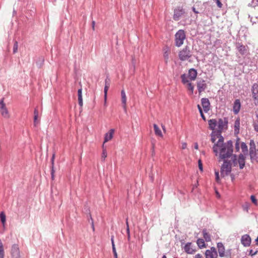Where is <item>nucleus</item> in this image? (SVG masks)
I'll use <instances>...</instances> for the list:
<instances>
[{
  "label": "nucleus",
  "mask_w": 258,
  "mask_h": 258,
  "mask_svg": "<svg viewBox=\"0 0 258 258\" xmlns=\"http://www.w3.org/2000/svg\"><path fill=\"white\" fill-rule=\"evenodd\" d=\"M213 1L216 2L218 8H221L222 7L223 5H222V3L221 2L220 0H213Z\"/></svg>",
  "instance_id": "ea45409f"
},
{
  "label": "nucleus",
  "mask_w": 258,
  "mask_h": 258,
  "mask_svg": "<svg viewBox=\"0 0 258 258\" xmlns=\"http://www.w3.org/2000/svg\"><path fill=\"white\" fill-rule=\"evenodd\" d=\"M250 199L251 200V202L255 205H257V200L255 199L254 196L253 195H251L250 196Z\"/></svg>",
  "instance_id": "58836bf2"
},
{
  "label": "nucleus",
  "mask_w": 258,
  "mask_h": 258,
  "mask_svg": "<svg viewBox=\"0 0 258 258\" xmlns=\"http://www.w3.org/2000/svg\"><path fill=\"white\" fill-rule=\"evenodd\" d=\"M184 10L181 7H178L174 10V14L173 16V19L174 20L177 21L184 14Z\"/></svg>",
  "instance_id": "0eeeda50"
},
{
  "label": "nucleus",
  "mask_w": 258,
  "mask_h": 258,
  "mask_svg": "<svg viewBox=\"0 0 258 258\" xmlns=\"http://www.w3.org/2000/svg\"><path fill=\"white\" fill-rule=\"evenodd\" d=\"M239 127H240V119L239 118L237 119L234 122V131L236 133H238L239 132Z\"/></svg>",
  "instance_id": "c85d7f7f"
},
{
  "label": "nucleus",
  "mask_w": 258,
  "mask_h": 258,
  "mask_svg": "<svg viewBox=\"0 0 258 258\" xmlns=\"http://www.w3.org/2000/svg\"><path fill=\"white\" fill-rule=\"evenodd\" d=\"M85 210H86V212H89V216L90 220H91L92 228L93 231H94L95 230V227H94V222H93V219L92 218L91 215V214L90 213V210L87 208H85Z\"/></svg>",
  "instance_id": "473e14b6"
},
{
  "label": "nucleus",
  "mask_w": 258,
  "mask_h": 258,
  "mask_svg": "<svg viewBox=\"0 0 258 258\" xmlns=\"http://www.w3.org/2000/svg\"><path fill=\"white\" fill-rule=\"evenodd\" d=\"M249 145H250V147H255L254 142L253 140H250Z\"/></svg>",
  "instance_id": "603ef678"
},
{
  "label": "nucleus",
  "mask_w": 258,
  "mask_h": 258,
  "mask_svg": "<svg viewBox=\"0 0 258 258\" xmlns=\"http://www.w3.org/2000/svg\"><path fill=\"white\" fill-rule=\"evenodd\" d=\"M194 258H203L202 257V256L201 254L200 253H198L195 256V257Z\"/></svg>",
  "instance_id": "6e6d98bb"
},
{
  "label": "nucleus",
  "mask_w": 258,
  "mask_h": 258,
  "mask_svg": "<svg viewBox=\"0 0 258 258\" xmlns=\"http://www.w3.org/2000/svg\"><path fill=\"white\" fill-rule=\"evenodd\" d=\"M239 139H237L236 142L235 143V149L237 151L239 150Z\"/></svg>",
  "instance_id": "c03bdc74"
},
{
  "label": "nucleus",
  "mask_w": 258,
  "mask_h": 258,
  "mask_svg": "<svg viewBox=\"0 0 258 258\" xmlns=\"http://www.w3.org/2000/svg\"><path fill=\"white\" fill-rule=\"evenodd\" d=\"M197 76V70L195 69H190L188 71V74L187 77L189 78L191 81L195 80Z\"/></svg>",
  "instance_id": "a211bd4d"
},
{
  "label": "nucleus",
  "mask_w": 258,
  "mask_h": 258,
  "mask_svg": "<svg viewBox=\"0 0 258 258\" xmlns=\"http://www.w3.org/2000/svg\"><path fill=\"white\" fill-rule=\"evenodd\" d=\"M186 147H187V144L186 143L184 142V143H182V146H181V148L182 149H185L186 148Z\"/></svg>",
  "instance_id": "864d4df0"
},
{
  "label": "nucleus",
  "mask_w": 258,
  "mask_h": 258,
  "mask_svg": "<svg viewBox=\"0 0 258 258\" xmlns=\"http://www.w3.org/2000/svg\"><path fill=\"white\" fill-rule=\"evenodd\" d=\"M103 148H104V144L102 146ZM107 157V152L106 150L104 149H103L102 153L101 155V159L102 160H104Z\"/></svg>",
  "instance_id": "c9c22d12"
},
{
  "label": "nucleus",
  "mask_w": 258,
  "mask_h": 258,
  "mask_svg": "<svg viewBox=\"0 0 258 258\" xmlns=\"http://www.w3.org/2000/svg\"><path fill=\"white\" fill-rule=\"evenodd\" d=\"M121 103L122 107L125 111H126V97L125 95V91L122 89L121 91Z\"/></svg>",
  "instance_id": "aec40b11"
},
{
  "label": "nucleus",
  "mask_w": 258,
  "mask_h": 258,
  "mask_svg": "<svg viewBox=\"0 0 258 258\" xmlns=\"http://www.w3.org/2000/svg\"><path fill=\"white\" fill-rule=\"evenodd\" d=\"M111 244H112V248H113V247L115 248V244H114V236L113 235H112L111 237Z\"/></svg>",
  "instance_id": "49530a36"
},
{
  "label": "nucleus",
  "mask_w": 258,
  "mask_h": 258,
  "mask_svg": "<svg viewBox=\"0 0 258 258\" xmlns=\"http://www.w3.org/2000/svg\"><path fill=\"white\" fill-rule=\"evenodd\" d=\"M241 148L243 153H247L248 151L247 147L246 144L244 142H242L241 144Z\"/></svg>",
  "instance_id": "2f4dec72"
},
{
  "label": "nucleus",
  "mask_w": 258,
  "mask_h": 258,
  "mask_svg": "<svg viewBox=\"0 0 258 258\" xmlns=\"http://www.w3.org/2000/svg\"><path fill=\"white\" fill-rule=\"evenodd\" d=\"M256 244L258 245V237L255 240Z\"/></svg>",
  "instance_id": "774afa93"
},
{
  "label": "nucleus",
  "mask_w": 258,
  "mask_h": 258,
  "mask_svg": "<svg viewBox=\"0 0 258 258\" xmlns=\"http://www.w3.org/2000/svg\"><path fill=\"white\" fill-rule=\"evenodd\" d=\"M205 258H218L217 251L215 247H211L205 251Z\"/></svg>",
  "instance_id": "6e6552de"
},
{
  "label": "nucleus",
  "mask_w": 258,
  "mask_h": 258,
  "mask_svg": "<svg viewBox=\"0 0 258 258\" xmlns=\"http://www.w3.org/2000/svg\"><path fill=\"white\" fill-rule=\"evenodd\" d=\"M245 159V157L242 154H240L239 155L238 159H237V156L236 155H233L232 156V160L234 166H236L237 163H238L240 169H243L244 167Z\"/></svg>",
  "instance_id": "20e7f679"
},
{
  "label": "nucleus",
  "mask_w": 258,
  "mask_h": 258,
  "mask_svg": "<svg viewBox=\"0 0 258 258\" xmlns=\"http://www.w3.org/2000/svg\"><path fill=\"white\" fill-rule=\"evenodd\" d=\"M200 115H201V117L202 118V119L206 121V117L204 115V113H203V111H201V112H200Z\"/></svg>",
  "instance_id": "5fc2aeb1"
},
{
  "label": "nucleus",
  "mask_w": 258,
  "mask_h": 258,
  "mask_svg": "<svg viewBox=\"0 0 258 258\" xmlns=\"http://www.w3.org/2000/svg\"><path fill=\"white\" fill-rule=\"evenodd\" d=\"M201 104L205 112L207 113L210 110V103L208 98H202L201 99Z\"/></svg>",
  "instance_id": "f8f14e48"
},
{
  "label": "nucleus",
  "mask_w": 258,
  "mask_h": 258,
  "mask_svg": "<svg viewBox=\"0 0 258 258\" xmlns=\"http://www.w3.org/2000/svg\"><path fill=\"white\" fill-rule=\"evenodd\" d=\"M249 155L251 160L257 159L255 147L249 148Z\"/></svg>",
  "instance_id": "412c9836"
},
{
  "label": "nucleus",
  "mask_w": 258,
  "mask_h": 258,
  "mask_svg": "<svg viewBox=\"0 0 258 258\" xmlns=\"http://www.w3.org/2000/svg\"><path fill=\"white\" fill-rule=\"evenodd\" d=\"M168 56H169V53L167 51H165L164 53V57L165 58V60L166 61V62H167V61H168Z\"/></svg>",
  "instance_id": "37998d69"
},
{
  "label": "nucleus",
  "mask_w": 258,
  "mask_h": 258,
  "mask_svg": "<svg viewBox=\"0 0 258 258\" xmlns=\"http://www.w3.org/2000/svg\"><path fill=\"white\" fill-rule=\"evenodd\" d=\"M251 241V239L249 235L244 234L241 236V242L244 246H249L250 245Z\"/></svg>",
  "instance_id": "9b49d317"
},
{
  "label": "nucleus",
  "mask_w": 258,
  "mask_h": 258,
  "mask_svg": "<svg viewBox=\"0 0 258 258\" xmlns=\"http://www.w3.org/2000/svg\"><path fill=\"white\" fill-rule=\"evenodd\" d=\"M34 115H38V110L35 108L34 111Z\"/></svg>",
  "instance_id": "4d7b16f0"
},
{
  "label": "nucleus",
  "mask_w": 258,
  "mask_h": 258,
  "mask_svg": "<svg viewBox=\"0 0 258 258\" xmlns=\"http://www.w3.org/2000/svg\"><path fill=\"white\" fill-rule=\"evenodd\" d=\"M236 47L241 55H244L246 54L247 48L244 45L241 44L240 43H237L236 44Z\"/></svg>",
  "instance_id": "2eb2a0df"
},
{
  "label": "nucleus",
  "mask_w": 258,
  "mask_h": 258,
  "mask_svg": "<svg viewBox=\"0 0 258 258\" xmlns=\"http://www.w3.org/2000/svg\"><path fill=\"white\" fill-rule=\"evenodd\" d=\"M241 107L240 101L239 99H236L233 103V111L235 114H237L239 112Z\"/></svg>",
  "instance_id": "dca6fc26"
},
{
  "label": "nucleus",
  "mask_w": 258,
  "mask_h": 258,
  "mask_svg": "<svg viewBox=\"0 0 258 258\" xmlns=\"http://www.w3.org/2000/svg\"><path fill=\"white\" fill-rule=\"evenodd\" d=\"M0 219L3 226L5 227L6 221V218L5 214L4 212H1L0 213Z\"/></svg>",
  "instance_id": "c756f323"
},
{
  "label": "nucleus",
  "mask_w": 258,
  "mask_h": 258,
  "mask_svg": "<svg viewBox=\"0 0 258 258\" xmlns=\"http://www.w3.org/2000/svg\"><path fill=\"white\" fill-rule=\"evenodd\" d=\"M184 251L187 254H194L196 252V249L195 246H192L191 242L186 243L183 247Z\"/></svg>",
  "instance_id": "9d476101"
},
{
  "label": "nucleus",
  "mask_w": 258,
  "mask_h": 258,
  "mask_svg": "<svg viewBox=\"0 0 258 258\" xmlns=\"http://www.w3.org/2000/svg\"><path fill=\"white\" fill-rule=\"evenodd\" d=\"M112 252H113L114 258H117V252H116L115 248L113 247V248H112Z\"/></svg>",
  "instance_id": "de8ad7c7"
},
{
  "label": "nucleus",
  "mask_w": 258,
  "mask_h": 258,
  "mask_svg": "<svg viewBox=\"0 0 258 258\" xmlns=\"http://www.w3.org/2000/svg\"><path fill=\"white\" fill-rule=\"evenodd\" d=\"M197 243L199 248L202 249L206 247V243L203 239L199 238L197 241Z\"/></svg>",
  "instance_id": "b1692460"
},
{
  "label": "nucleus",
  "mask_w": 258,
  "mask_h": 258,
  "mask_svg": "<svg viewBox=\"0 0 258 258\" xmlns=\"http://www.w3.org/2000/svg\"><path fill=\"white\" fill-rule=\"evenodd\" d=\"M249 208V205L248 203H246L245 205L243 206V209L244 210L248 211Z\"/></svg>",
  "instance_id": "8fccbe9b"
},
{
  "label": "nucleus",
  "mask_w": 258,
  "mask_h": 258,
  "mask_svg": "<svg viewBox=\"0 0 258 258\" xmlns=\"http://www.w3.org/2000/svg\"><path fill=\"white\" fill-rule=\"evenodd\" d=\"M224 162L221 168V174L222 177L228 176L231 171V163L224 159Z\"/></svg>",
  "instance_id": "7ed1b4c3"
},
{
  "label": "nucleus",
  "mask_w": 258,
  "mask_h": 258,
  "mask_svg": "<svg viewBox=\"0 0 258 258\" xmlns=\"http://www.w3.org/2000/svg\"><path fill=\"white\" fill-rule=\"evenodd\" d=\"M213 150L216 156L219 154L221 159L228 158L233 155V143L229 140L224 143L223 137H221L217 142L213 145Z\"/></svg>",
  "instance_id": "f257e3e1"
},
{
  "label": "nucleus",
  "mask_w": 258,
  "mask_h": 258,
  "mask_svg": "<svg viewBox=\"0 0 258 258\" xmlns=\"http://www.w3.org/2000/svg\"><path fill=\"white\" fill-rule=\"evenodd\" d=\"M18 43L17 41H15L14 46H13V51L14 53H15L18 51Z\"/></svg>",
  "instance_id": "e433bc0d"
},
{
  "label": "nucleus",
  "mask_w": 258,
  "mask_h": 258,
  "mask_svg": "<svg viewBox=\"0 0 258 258\" xmlns=\"http://www.w3.org/2000/svg\"><path fill=\"white\" fill-rule=\"evenodd\" d=\"M231 256V249H228L225 251V257H230Z\"/></svg>",
  "instance_id": "4c0bfd02"
},
{
  "label": "nucleus",
  "mask_w": 258,
  "mask_h": 258,
  "mask_svg": "<svg viewBox=\"0 0 258 258\" xmlns=\"http://www.w3.org/2000/svg\"><path fill=\"white\" fill-rule=\"evenodd\" d=\"M153 127H154V131H155V133L156 135L158 136L161 137H162L163 135H162V132L160 130V129L159 128L158 125L156 124H154Z\"/></svg>",
  "instance_id": "393cba45"
},
{
  "label": "nucleus",
  "mask_w": 258,
  "mask_h": 258,
  "mask_svg": "<svg viewBox=\"0 0 258 258\" xmlns=\"http://www.w3.org/2000/svg\"><path fill=\"white\" fill-rule=\"evenodd\" d=\"M187 86H188V89L192 92L194 91V86L190 82H188L187 83Z\"/></svg>",
  "instance_id": "79ce46f5"
},
{
  "label": "nucleus",
  "mask_w": 258,
  "mask_h": 258,
  "mask_svg": "<svg viewBox=\"0 0 258 258\" xmlns=\"http://www.w3.org/2000/svg\"><path fill=\"white\" fill-rule=\"evenodd\" d=\"M38 117V115H34V124L35 126L36 125L37 122V119Z\"/></svg>",
  "instance_id": "09e8293b"
},
{
  "label": "nucleus",
  "mask_w": 258,
  "mask_h": 258,
  "mask_svg": "<svg viewBox=\"0 0 258 258\" xmlns=\"http://www.w3.org/2000/svg\"><path fill=\"white\" fill-rule=\"evenodd\" d=\"M188 77H187V75H186L185 74H182L181 76L182 83L185 84L189 82V80H188Z\"/></svg>",
  "instance_id": "7c9ffc66"
},
{
  "label": "nucleus",
  "mask_w": 258,
  "mask_h": 258,
  "mask_svg": "<svg viewBox=\"0 0 258 258\" xmlns=\"http://www.w3.org/2000/svg\"><path fill=\"white\" fill-rule=\"evenodd\" d=\"M114 132V129H111L109 130L108 133H107L105 135L104 144L108 141L111 140L113 138V135Z\"/></svg>",
  "instance_id": "6ab92c4d"
},
{
  "label": "nucleus",
  "mask_w": 258,
  "mask_h": 258,
  "mask_svg": "<svg viewBox=\"0 0 258 258\" xmlns=\"http://www.w3.org/2000/svg\"><path fill=\"white\" fill-rule=\"evenodd\" d=\"M253 126L255 131L258 132V115H257V119H255L253 121Z\"/></svg>",
  "instance_id": "72a5a7b5"
},
{
  "label": "nucleus",
  "mask_w": 258,
  "mask_h": 258,
  "mask_svg": "<svg viewBox=\"0 0 258 258\" xmlns=\"http://www.w3.org/2000/svg\"><path fill=\"white\" fill-rule=\"evenodd\" d=\"M217 247L219 255L221 257H225V248L223 243L221 242L217 243Z\"/></svg>",
  "instance_id": "ddd939ff"
},
{
  "label": "nucleus",
  "mask_w": 258,
  "mask_h": 258,
  "mask_svg": "<svg viewBox=\"0 0 258 258\" xmlns=\"http://www.w3.org/2000/svg\"><path fill=\"white\" fill-rule=\"evenodd\" d=\"M209 128L212 131H216V128L218 127L217 120L216 119H211L208 120Z\"/></svg>",
  "instance_id": "f3484780"
},
{
  "label": "nucleus",
  "mask_w": 258,
  "mask_h": 258,
  "mask_svg": "<svg viewBox=\"0 0 258 258\" xmlns=\"http://www.w3.org/2000/svg\"><path fill=\"white\" fill-rule=\"evenodd\" d=\"M215 192H216V195L217 198H220V195L219 192L217 190H215Z\"/></svg>",
  "instance_id": "13d9d810"
},
{
  "label": "nucleus",
  "mask_w": 258,
  "mask_h": 258,
  "mask_svg": "<svg viewBox=\"0 0 258 258\" xmlns=\"http://www.w3.org/2000/svg\"><path fill=\"white\" fill-rule=\"evenodd\" d=\"M194 147H195V149H196V150H198V148H199V145H198V144L197 143H195Z\"/></svg>",
  "instance_id": "052dcab7"
},
{
  "label": "nucleus",
  "mask_w": 258,
  "mask_h": 258,
  "mask_svg": "<svg viewBox=\"0 0 258 258\" xmlns=\"http://www.w3.org/2000/svg\"><path fill=\"white\" fill-rule=\"evenodd\" d=\"M125 224H126V227H129L128 222V218H126V219H125Z\"/></svg>",
  "instance_id": "e2e57ef3"
},
{
  "label": "nucleus",
  "mask_w": 258,
  "mask_h": 258,
  "mask_svg": "<svg viewBox=\"0 0 258 258\" xmlns=\"http://www.w3.org/2000/svg\"><path fill=\"white\" fill-rule=\"evenodd\" d=\"M192 10L193 12H194V13H195L196 14L199 13V12L196 10L195 7H192Z\"/></svg>",
  "instance_id": "69168bd1"
},
{
  "label": "nucleus",
  "mask_w": 258,
  "mask_h": 258,
  "mask_svg": "<svg viewBox=\"0 0 258 258\" xmlns=\"http://www.w3.org/2000/svg\"><path fill=\"white\" fill-rule=\"evenodd\" d=\"M95 22L94 21H93L92 22V29L94 30L95 29Z\"/></svg>",
  "instance_id": "680f3d73"
},
{
  "label": "nucleus",
  "mask_w": 258,
  "mask_h": 258,
  "mask_svg": "<svg viewBox=\"0 0 258 258\" xmlns=\"http://www.w3.org/2000/svg\"><path fill=\"white\" fill-rule=\"evenodd\" d=\"M218 132L217 131H212L211 136V140L212 143H215L217 138H218L219 139L220 138V137H219L218 135H217Z\"/></svg>",
  "instance_id": "a878e982"
},
{
  "label": "nucleus",
  "mask_w": 258,
  "mask_h": 258,
  "mask_svg": "<svg viewBox=\"0 0 258 258\" xmlns=\"http://www.w3.org/2000/svg\"><path fill=\"white\" fill-rule=\"evenodd\" d=\"M11 254L12 258H20V250L18 244H14L12 245Z\"/></svg>",
  "instance_id": "1a4fd4ad"
},
{
  "label": "nucleus",
  "mask_w": 258,
  "mask_h": 258,
  "mask_svg": "<svg viewBox=\"0 0 258 258\" xmlns=\"http://www.w3.org/2000/svg\"><path fill=\"white\" fill-rule=\"evenodd\" d=\"M197 107L200 113L201 112V111H203L202 107L199 104L198 105Z\"/></svg>",
  "instance_id": "bf43d9fd"
},
{
  "label": "nucleus",
  "mask_w": 258,
  "mask_h": 258,
  "mask_svg": "<svg viewBox=\"0 0 258 258\" xmlns=\"http://www.w3.org/2000/svg\"><path fill=\"white\" fill-rule=\"evenodd\" d=\"M51 177H54V170H53V168L52 169L51 171Z\"/></svg>",
  "instance_id": "0e129e2a"
},
{
  "label": "nucleus",
  "mask_w": 258,
  "mask_h": 258,
  "mask_svg": "<svg viewBox=\"0 0 258 258\" xmlns=\"http://www.w3.org/2000/svg\"><path fill=\"white\" fill-rule=\"evenodd\" d=\"M4 107H6V106L4 101V98H3L0 101V109Z\"/></svg>",
  "instance_id": "a18cd8bd"
},
{
  "label": "nucleus",
  "mask_w": 258,
  "mask_h": 258,
  "mask_svg": "<svg viewBox=\"0 0 258 258\" xmlns=\"http://www.w3.org/2000/svg\"><path fill=\"white\" fill-rule=\"evenodd\" d=\"M203 237L205 239V240L207 242H209L211 241V236L209 233H208L207 232V230L206 229H204L202 231Z\"/></svg>",
  "instance_id": "cd10ccee"
},
{
  "label": "nucleus",
  "mask_w": 258,
  "mask_h": 258,
  "mask_svg": "<svg viewBox=\"0 0 258 258\" xmlns=\"http://www.w3.org/2000/svg\"><path fill=\"white\" fill-rule=\"evenodd\" d=\"M105 87H104V97H105V99L106 100V96H107V93L108 88L110 86V80L108 78H107L105 79Z\"/></svg>",
  "instance_id": "4be33fe9"
},
{
  "label": "nucleus",
  "mask_w": 258,
  "mask_h": 258,
  "mask_svg": "<svg viewBox=\"0 0 258 258\" xmlns=\"http://www.w3.org/2000/svg\"><path fill=\"white\" fill-rule=\"evenodd\" d=\"M198 165H199V169L202 171L203 170V166H202V161L201 160H199L198 161Z\"/></svg>",
  "instance_id": "3c124183"
},
{
  "label": "nucleus",
  "mask_w": 258,
  "mask_h": 258,
  "mask_svg": "<svg viewBox=\"0 0 258 258\" xmlns=\"http://www.w3.org/2000/svg\"><path fill=\"white\" fill-rule=\"evenodd\" d=\"M218 122V127L217 131L218 132L217 135L219 137H222L221 135V132L225 127L227 126L228 119L227 118L224 117V118H219Z\"/></svg>",
  "instance_id": "423d86ee"
},
{
  "label": "nucleus",
  "mask_w": 258,
  "mask_h": 258,
  "mask_svg": "<svg viewBox=\"0 0 258 258\" xmlns=\"http://www.w3.org/2000/svg\"><path fill=\"white\" fill-rule=\"evenodd\" d=\"M257 252H258V250L253 251L252 249H250L249 251V255H251V256H253L254 255L256 254Z\"/></svg>",
  "instance_id": "a19ab883"
},
{
  "label": "nucleus",
  "mask_w": 258,
  "mask_h": 258,
  "mask_svg": "<svg viewBox=\"0 0 258 258\" xmlns=\"http://www.w3.org/2000/svg\"><path fill=\"white\" fill-rule=\"evenodd\" d=\"M207 88V84L205 81L202 80L197 82V89L199 93L204 91Z\"/></svg>",
  "instance_id": "4468645a"
},
{
  "label": "nucleus",
  "mask_w": 258,
  "mask_h": 258,
  "mask_svg": "<svg viewBox=\"0 0 258 258\" xmlns=\"http://www.w3.org/2000/svg\"><path fill=\"white\" fill-rule=\"evenodd\" d=\"M78 103L79 105L82 107L83 106V98H82V89H79L78 91Z\"/></svg>",
  "instance_id": "5701e85b"
},
{
  "label": "nucleus",
  "mask_w": 258,
  "mask_h": 258,
  "mask_svg": "<svg viewBox=\"0 0 258 258\" xmlns=\"http://www.w3.org/2000/svg\"><path fill=\"white\" fill-rule=\"evenodd\" d=\"M221 178H216V182L217 183H220L221 182Z\"/></svg>",
  "instance_id": "338daca9"
},
{
  "label": "nucleus",
  "mask_w": 258,
  "mask_h": 258,
  "mask_svg": "<svg viewBox=\"0 0 258 258\" xmlns=\"http://www.w3.org/2000/svg\"><path fill=\"white\" fill-rule=\"evenodd\" d=\"M186 38L185 31L182 29H180L177 31L175 34V45L177 47H180L184 42Z\"/></svg>",
  "instance_id": "f03ea898"
},
{
  "label": "nucleus",
  "mask_w": 258,
  "mask_h": 258,
  "mask_svg": "<svg viewBox=\"0 0 258 258\" xmlns=\"http://www.w3.org/2000/svg\"><path fill=\"white\" fill-rule=\"evenodd\" d=\"M4 257V250L3 245L1 241H0V258Z\"/></svg>",
  "instance_id": "f704fd0d"
},
{
  "label": "nucleus",
  "mask_w": 258,
  "mask_h": 258,
  "mask_svg": "<svg viewBox=\"0 0 258 258\" xmlns=\"http://www.w3.org/2000/svg\"><path fill=\"white\" fill-rule=\"evenodd\" d=\"M2 116L5 118H9L10 116L9 112L6 107H4L0 109Z\"/></svg>",
  "instance_id": "bb28decb"
},
{
  "label": "nucleus",
  "mask_w": 258,
  "mask_h": 258,
  "mask_svg": "<svg viewBox=\"0 0 258 258\" xmlns=\"http://www.w3.org/2000/svg\"><path fill=\"white\" fill-rule=\"evenodd\" d=\"M178 56L179 58L182 61H184L189 58L191 56L189 47L187 46H186L184 48L179 51Z\"/></svg>",
  "instance_id": "39448f33"
}]
</instances>
